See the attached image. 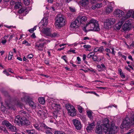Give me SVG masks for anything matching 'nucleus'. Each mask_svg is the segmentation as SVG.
I'll return each mask as SVG.
<instances>
[{"label":"nucleus","instance_id":"nucleus-1","mask_svg":"<svg viewBox=\"0 0 134 134\" xmlns=\"http://www.w3.org/2000/svg\"><path fill=\"white\" fill-rule=\"evenodd\" d=\"M102 124L100 125L102 127L103 131L107 134H114L115 126L114 124H112L110 127L108 119L105 118L103 120Z\"/></svg>","mask_w":134,"mask_h":134},{"label":"nucleus","instance_id":"nucleus-2","mask_svg":"<svg viewBox=\"0 0 134 134\" xmlns=\"http://www.w3.org/2000/svg\"><path fill=\"white\" fill-rule=\"evenodd\" d=\"M86 29L89 30L95 31H99L100 30L98 21L93 19L90 20L86 24L85 26L83 28V30L85 32L87 31Z\"/></svg>","mask_w":134,"mask_h":134},{"label":"nucleus","instance_id":"nucleus-3","mask_svg":"<svg viewBox=\"0 0 134 134\" xmlns=\"http://www.w3.org/2000/svg\"><path fill=\"white\" fill-rule=\"evenodd\" d=\"M134 125V111H132L130 117H126L123 120L122 124L120 127L122 129L126 127V126H131Z\"/></svg>","mask_w":134,"mask_h":134},{"label":"nucleus","instance_id":"nucleus-4","mask_svg":"<svg viewBox=\"0 0 134 134\" xmlns=\"http://www.w3.org/2000/svg\"><path fill=\"white\" fill-rule=\"evenodd\" d=\"M56 19V21L55 24L56 27L60 28L64 25L65 20L64 16L62 14H59L58 15Z\"/></svg>","mask_w":134,"mask_h":134},{"label":"nucleus","instance_id":"nucleus-5","mask_svg":"<svg viewBox=\"0 0 134 134\" xmlns=\"http://www.w3.org/2000/svg\"><path fill=\"white\" fill-rule=\"evenodd\" d=\"M66 108L68 111V113L71 116H74L76 115V112L74 107L69 104H66Z\"/></svg>","mask_w":134,"mask_h":134},{"label":"nucleus","instance_id":"nucleus-6","mask_svg":"<svg viewBox=\"0 0 134 134\" xmlns=\"http://www.w3.org/2000/svg\"><path fill=\"white\" fill-rule=\"evenodd\" d=\"M22 100L25 102L26 103L28 104L29 106L33 109H34L36 108V106L34 102L30 100L29 98L26 96H25L22 98Z\"/></svg>","mask_w":134,"mask_h":134},{"label":"nucleus","instance_id":"nucleus-7","mask_svg":"<svg viewBox=\"0 0 134 134\" xmlns=\"http://www.w3.org/2000/svg\"><path fill=\"white\" fill-rule=\"evenodd\" d=\"M23 117L22 118L19 115L16 116L15 118L14 121V122L17 125L20 126H22V120Z\"/></svg>","mask_w":134,"mask_h":134},{"label":"nucleus","instance_id":"nucleus-8","mask_svg":"<svg viewBox=\"0 0 134 134\" xmlns=\"http://www.w3.org/2000/svg\"><path fill=\"white\" fill-rule=\"evenodd\" d=\"M72 122L76 129L78 130H80L81 128V125L80 121L76 119L72 120Z\"/></svg>","mask_w":134,"mask_h":134},{"label":"nucleus","instance_id":"nucleus-9","mask_svg":"<svg viewBox=\"0 0 134 134\" xmlns=\"http://www.w3.org/2000/svg\"><path fill=\"white\" fill-rule=\"evenodd\" d=\"M39 125L41 127H43L44 129L46 130V132L47 134H53L50 130H51V128L48 127L44 124L41 123H40Z\"/></svg>","mask_w":134,"mask_h":134},{"label":"nucleus","instance_id":"nucleus-10","mask_svg":"<svg viewBox=\"0 0 134 134\" xmlns=\"http://www.w3.org/2000/svg\"><path fill=\"white\" fill-rule=\"evenodd\" d=\"M125 13L121 10L119 9H117L115 10L114 12V14L117 17H120L121 16H123Z\"/></svg>","mask_w":134,"mask_h":134},{"label":"nucleus","instance_id":"nucleus-11","mask_svg":"<svg viewBox=\"0 0 134 134\" xmlns=\"http://www.w3.org/2000/svg\"><path fill=\"white\" fill-rule=\"evenodd\" d=\"M76 19L80 23V25L81 24L84 23L87 20V18L85 16L79 15L77 18Z\"/></svg>","mask_w":134,"mask_h":134},{"label":"nucleus","instance_id":"nucleus-12","mask_svg":"<svg viewBox=\"0 0 134 134\" xmlns=\"http://www.w3.org/2000/svg\"><path fill=\"white\" fill-rule=\"evenodd\" d=\"M131 23L130 22L126 21L124 24L123 26V29L124 31H126L130 30Z\"/></svg>","mask_w":134,"mask_h":134},{"label":"nucleus","instance_id":"nucleus-13","mask_svg":"<svg viewBox=\"0 0 134 134\" xmlns=\"http://www.w3.org/2000/svg\"><path fill=\"white\" fill-rule=\"evenodd\" d=\"M80 23L76 19L74 21L72 22L71 24V27L72 28H77L80 26Z\"/></svg>","mask_w":134,"mask_h":134},{"label":"nucleus","instance_id":"nucleus-14","mask_svg":"<svg viewBox=\"0 0 134 134\" xmlns=\"http://www.w3.org/2000/svg\"><path fill=\"white\" fill-rule=\"evenodd\" d=\"M103 129L100 125H98L96 126L95 132L96 134H102Z\"/></svg>","mask_w":134,"mask_h":134},{"label":"nucleus","instance_id":"nucleus-15","mask_svg":"<svg viewBox=\"0 0 134 134\" xmlns=\"http://www.w3.org/2000/svg\"><path fill=\"white\" fill-rule=\"evenodd\" d=\"M52 108L55 110V112L56 111H58L61 109V107L59 104H55L54 103H53L52 104Z\"/></svg>","mask_w":134,"mask_h":134},{"label":"nucleus","instance_id":"nucleus-16","mask_svg":"<svg viewBox=\"0 0 134 134\" xmlns=\"http://www.w3.org/2000/svg\"><path fill=\"white\" fill-rule=\"evenodd\" d=\"M42 31L43 33L46 35L49 36L51 35V32L50 28L47 27L43 28L42 30Z\"/></svg>","mask_w":134,"mask_h":134},{"label":"nucleus","instance_id":"nucleus-17","mask_svg":"<svg viewBox=\"0 0 134 134\" xmlns=\"http://www.w3.org/2000/svg\"><path fill=\"white\" fill-rule=\"evenodd\" d=\"M48 22V20L46 18L43 19L41 21L39 25H42L43 26H43L46 27L47 25Z\"/></svg>","mask_w":134,"mask_h":134},{"label":"nucleus","instance_id":"nucleus-18","mask_svg":"<svg viewBox=\"0 0 134 134\" xmlns=\"http://www.w3.org/2000/svg\"><path fill=\"white\" fill-rule=\"evenodd\" d=\"M37 114L41 118H43L46 116V113L42 110H39L37 112Z\"/></svg>","mask_w":134,"mask_h":134},{"label":"nucleus","instance_id":"nucleus-19","mask_svg":"<svg viewBox=\"0 0 134 134\" xmlns=\"http://www.w3.org/2000/svg\"><path fill=\"white\" fill-rule=\"evenodd\" d=\"M22 123H22V126L25 125L27 126L29 125L30 124V121L28 120L26 118L23 117Z\"/></svg>","mask_w":134,"mask_h":134},{"label":"nucleus","instance_id":"nucleus-20","mask_svg":"<svg viewBox=\"0 0 134 134\" xmlns=\"http://www.w3.org/2000/svg\"><path fill=\"white\" fill-rule=\"evenodd\" d=\"M89 0H82L81 2V5L83 7H85L89 3Z\"/></svg>","mask_w":134,"mask_h":134},{"label":"nucleus","instance_id":"nucleus-21","mask_svg":"<svg viewBox=\"0 0 134 134\" xmlns=\"http://www.w3.org/2000/svg\"><path fill=\"white\" fill-rule=\"evenodd\" d=\"M94 126V122H93L89 124L88 126L86 128L87 130L88 131L92 130Z\"/></svg>","mask_w":134,"mask_h":134},{"label":"nucleus","instance_id":"nucleus-22","mask_svg":"<svg viewBox=\"0 0 134 134\" xmlns=\"http://www.w3.org/2000/svg\"><path fill=\"white\" fill-rule=\"evenodd\" d=\"M2 124L9 127L11 124L8 121L4 120L2 122Z\"/></svg>","mask_w":134,"mask_h":134},{"label":"nucleus","instance_id":"nucleus-23","mask_svg":"<svg viewBox=\"0 0 134 134\" xmlns=\"http://www.w3.org/2000/svg\"><path fill=\"white\" fill-rule=\"evenodd\" d=\"M22 3L20 2H16L14 6L15 9L21 8L22 7Z\"/></svg>","mask_w":134,"mask_h":134},{"label":"nucleus","instance_id":"nucleus-24","mask_svg":"<svg viewBox=\"0 0 134 134\" xmlns=\"http://www.w3.org/2000/svg\"><path fill=\"white\" fill-rule=\"evenodd\" d=\"M35 47H36L38 50L40 51H42L43 50V47L40 43L39 44H36L35 45Z\"/></svg>","mask_w":134,"mask_h":134},{"label":"nucleus","instance_id":"nucleus-25","mask_svg":"<svg viewBox=\"0 0 134 134\" xmlns=\"http://www.w3.org/2000/svg\"><path fill=\"white\" fill-rule=\"evenodd\" d=\"M113 7L110 6H108L106 8V12L107 13H109L113 11Z\"/></svg>","mask_w":134,"mask_h":134},{"label":"nucleus","instance_id":"nucleus-26","mask_svg":"<svg viewBox=\"0 0 134 134\" xmlns=\"http://www.w3.org/2000/svg\"><path fill=\"white\" fill-rule=\"evenodd\" d=\"M111 24L108 21L106 20V21L104 23V26L106 29H108L110 27Z\"/></svg>","mask_w":134,"mask_h":134},{"label":"nucleus","instance_id":"nucleus-27","mask_svg":"<svg viewBox=\"0 0 134 134\" xmlns=\"http://www.w3.org/2000/svg\"><path fill=\"white\" fill-rule=\"evenodd\" d=\"M9 129L12 131L16 132L17 130V129L15 126L11 125V126L9 127Z\"/></svg>","mask_w":134,"mask_h":134},{"label":"nucleus","instance_id":"nucleus-28","mask_svg":"<svg viewBox=\"0 0 134 134\" xmlns=\"http://www.w3.org/2000/svg\"><path fill=\"white\" fill-rule=\"evenodd\" d=\"M107 21H108L111 25H113L114 24L115 22V19L113 18H110L108 19L107 20Z\"/></svg>","mask_w":134,"mask_h":134},{"label":"nucleus","instance_id":"nucleus-29","mask_svg":"<svg viewBox=\"0 0 134 134\" xmlns=\"http://www.w3.org/2000/svg\"><path fill=\"white\" fill-rule=\"evenodd\" d=\"M38 101L39 103L42 104H44L45 103L44 99L43 97L39 98L38 99Z\"/></svg>","mask_w":134,"mask_h":134},{"label":"nucleus","instance_id":"nucleus-30","mask_svg":"<svg viewBox=\"0 0 134 134\" xmlns=\"http://www.w3.org/2000/svg\"><path fill=\"white\" fill-rule=\"evenodd\" d=\"M26 132L28 134H35V131L34 129L31 130H26Z\"/></svg>","mask_w":134,"mask_h":134},{"label":"nucleus","instance_id":"nucleus-31","mask_svg":"<svg viewBox=\"0 0 134 134\" xmlns=\"http://www.w3.org/2000/svg\"><path fill=\"white\" fill-rule=\"evenodd\" d=\"M95 53L93 52H90L87 56V58H90L92 57H93L95 54Z\"/></svg>","mask_w":134,"mask_h":134},{"label":"nucleus","instance_id":"nucleus-32","mask_svg":"<svg viewBox=\"0 0 134 134\" xmlns=\"http://www.w3.org/2000/svg\"><path fill=\"white\" fill-rule=\"evenodd\" d=\"M87 115L88 117L91 119H92L93 117L92 116V113L90 111H88L87 112Z\"/></svg>","mask_w":134,"mask_h":134},{"label":"nucleus","instance_id":"nucleus-33","mask_svg":"<svg viewBox=\"0 0 134 134\" xmlns=\"http://www.w3.org/2000/svg\"><path fill=\"white\" fill-rule=\"evenodd\" d=\"M124 22H123V21H121V22L120 23L119 22L118 24L117 25L118 26H117V27L116 28L117 29H120V28H121L122 25L123 24V23Z\"/></svg>","mask_w":134,"mask_h":134},{"label":"nucleus","instance_id":"nucleus-34","mask_svg":"<svg viewBox=\"0 0 134 134\" xmlns=\"http://www.w3.org/2000/svg\"><path fill=\"white\" fill-rule=\"evenodd\" d=\"M21 113H22V114H23V115L24 116H28V113L26 111H24L23 110H21L20 111Z\"/></svg>","mask_w":134,"mask_h":134},{"label":"nucleus","instance_id":"nucleus-35","mask_svg":"<svg viewBox=\"0 0 134 134\" xmlns=\"http://www.w3.org/2000/svg\"><path fill=\"white\" fill-rule=\"evenodd\" d=\"M50 36H49L51 37H58L59 35L56 32H54L53 33V34H51V33Z\"/></svg>","mask_w":134,"mask_h":134},{"label":"nucleus","instance_id":"nucleus-36","mask_svg":"<svg viewBox=\"0 0 134 134\" xmlns=\"http://www.w3.org/2000/svg\"><path fill=\"white\" fill-rule=\"evenodd\" d=\"M104 50V48L103 46H101L99 47H98V52L100 53H102Z\"/></svg>","mask_w":134,"mask_h":134},{"label":"nucleus","instance_id":"nucleus-37","mask_svg":"<svg viewBox=\"0 0 134 134\" xmlns=\"http://www.w3.org/2000/svg\"><path fill=\"white\" fill-rule=\"evenodd\" d=\"M24 3L26 5H28L30 3V0H23Z\"/></svg>","mask_w":134,"mask_h":134},{"label":"nucleus","instance_id":"nucleus-38","mask_svg":"<svg viewBox=\"0 0 134 134\" xmlns=\"http://www.w3.org/2000/svg\"><path fill=\"white\" fill-rule=\"evenodd\" d=\"M13 56V52H9V55L8 56V59L11 60L12 59V57Z\"/></svg>","mask_w":134,"mask_h":134},{"label":"nucleus","instance_id":"nucleus-39","mask_svg":"<svg viewBox=\"0 0 134 134\" xmlns=\"http://www.w3.org/2000/svg\"><path fill=\"white\" fill-rule=\"evenodd\" d=\"M95 7L97 8H99L102 6V3H97L95 5Z\"/></svg>","mask_w":134,"mask_h":134},{"label":"nucleus","instance_id":"nucleus-40","mask_svg":"<svg viewBox=\"0 0 134 134\" xmlns=\"http://www.w3.org/2000/svg\"><path fill=\"white\" fill-rule=\"evenodd\" d=\"M1 111L4 112L6 110V108L3 105H2L1 106Z\"/></svg>","mask_w":134,"mask_h":134},{"label":"nucleus","instance_id":"nucleus-41","mask_svg":"<svg viewBox=\"0 0 134 134\" xmlns=\"http://www.w3.org/2000/svg\"><path fill=\"white\" fill-rule=\"evenodd\" d=\"M34 126L35 127V128L37 129V130H41V129H40V127H39V125H38L37 124H35L34 125Z\"/></svg>","mask_w":134,"mask_h":134},{"label":"nucleus","instance_id":"nucleus-42","mask_svg":"<svg viewBox=\"0 0 134 134\" xmlns=\"http://www.w3.org/2000/svg\"><path fill=\"white\" fill-rule=\"evenodd\" d=\"M92 59L94 61H97L98 58L96 55H94L93 57H92Z\"/></svg>","mask_w":134,"mask_h":134},{"label":"nucleus","instance_id":"nucleus-43","mask_svg":"<svg viewBox=\"0 0 134 134\" xmlns=\"http://www.w3.org/2000/svg\"><path fill=\"white\" fill-rule=\"evenodd\" d=\"M78 109L79 110V112L81 113L82 112L83 110V108L81 106H78Z\"/></svg>","mask_w":134,"mask_h":134},{"label":"nucleus","instance_id":"nucleus-44","mask_svg":"<svg viewBox=\"0 0 134 134\" xmlns=\"http://www.w3.org/2000/svg\"><path fill=\"white\" fill-rule=\"evenodd\" d=\"M20 9H19L18 11V12L19 13H21L23 12L26 9H25L23 8H20Z\"/></svg>","mask_w":134,"mask_h":134},{"label":"nucleus","instance_id":"nucleus-45","mask_svg":"<svg viewBox=\"0 0 134 134\" xmlns=\"http://www.w3.org/2000/svg\"><path fill=\"white\" fill-rule=\"evenodd\" d=\"M133 129H131L129 130L127 133L125 134H133Z\"/></svg>","mask_w":134,"mask_h":134},{"label":"nucleus","instance_id":"nucleus-46","mask_svg":"<svg viewBox=\"0 0 134 134\" xmlns=\"http://www.w3.org/2000/svg\"><path fill=\"white\" fill-rule=\"evenodd\" d=\"M83 47L84 48H86L87 49L90 48L91 47L90 45H86L85 44L83 46Z\"/></svg>","mask_w":134,"mask_h":134},{"label":"nucleus","instance_id":"nucleus-47","mask_svg":"<svg viewBox=\"0 0 134 134\" xmlns=\"http://www.w3.org/2000/svg\"><path fill=\"white\" fill-rule=\"evenodd\" d=\"M97 66V67L98 68V69H99L98 70L99 71H101L103 70V69H102V67H101V66H100L99 65H98Z\"/></svg>","mask_w":134,"mask_h":134},{"label":"nucleus","instance_id":"nucleus-48","mask_svg":"<svg viewBox=\"0 0 134 134\" xmlns=\"http://www.w3.org/2000/svg\"><path fill=\"white\" fill-rule=\"evenodd\" d=\"M55 134H65V133L63 132L56 131L55 132Z\"/></svg>","mask_w":134,"mask_h":134},{"label":"nucleus","instance_id":"nucleus-49","mask_svg":"<svg viewBox=\"0 0 134 134\" xmlns=\"http://www.w3.org/2000/svg\"><path fill=\"white\" fill-rule=\"evenodd\" d=\"M7 42V40L6 39H4L2 40L1 43L3 44H4Z\"/></svg>","mask_w":134,"mask_h":134},{"label":"nucleus","instance_id":"nucleus-50","mask_svg":"<svg viewBox=\"0 0 134 134\" xmlns=\"http://www.w3.org/2000/svg\"><path fill=\"white\" fill-rule=\"evenodd\" d=\"M70 10L72 12H75V10L74 8L72 7H70Z\"/></svg>","mask_w":134,"mask_h":134},{"label":"nucleus","instance_id":"nucleus-51","mask_svg":"<svg viewBox=\"0 0 134 134\" xmlns=\"http://www.w3.org/2000/svg\"><path fill=\"white\" fill-rule=\"evenodd\" d=\"M120 75L122 78L124 79L125 77V76L123 72L121 73L120 74Z\"/></svg>","mask_w":134,"mask_h":134},{"label":"nucleus","instance_id":"nucleus-52","mask_svg":"<svg viewBox=\"0 0 134 134\" xmlns=\"http://www.w3.org/2000/svg\"><path fill=\"white\" fill-rule=\"evenodd\" d=\"M16 3V2L15 1L12 0L10 2V4L11 5H13L14 4H15Z\"/></svg>","mask_w":134,"mask_h":134},{"label":"nucleus","instance_id":"nucleus-53","mask_svg":"<svg viewBox=\"0 0 134 134\" xmlns=\"http://www.w3.org/2000/svg\"><path fill=\"white\" fill-rule=\"evenodd\" d=\"M34 56L32 54H30L29 55L27 56V57L29 59L32 58Z\"/></svg>","mask_w":134,"mask_h":134},{"label":"nucleus","instance_id":"nucleus-54","mask_svg":"<svg viewBox=\"0 0 134 134\" xmlns=\"http://www.w3.org/2000/svg\"><path fill=\"white\" fill-rule=\"evenodd\" d=\"M3 72L4 74H5L7 76L9 75V73L7 72L6 70H4L3 71Z\"/></svg>","mask_w":134,"mask_h":134},{"label":"nucleus","instance_id":"nucleus-55","mask_svg":"<svg viewBox=\"0 0 134 134\" xmlns=\"http://www.w3.org/2000/svg\"><path fill=\"white\" fill-rule=\"evenodd\" d=\"M45 41V39H44V38H41V39H40L38 41V42L39 43L40 42H44V41Z\"/></svg>","mask_w":134,"mask_h":134},{"label":"nucleus","instance_id":"nucleus-56","mask_svg":"<svg viewBox=\"0 0 134 134\" xmlns=\"http://www.w3.org/2000/svg\"><path fill=\"white\" fill-rule=\"evenodd\" d=\"M132 14V12H130L129 11L127 13V15L128 16L130 17L131 15Z\"/></svg>","mask_w":134,"mask_h":134},{"label":"nucleus","instance_id":"nucleus-57","mask_svg":"<svg viewBox=\"0 0 134 134\" xmlns=\"http://www.w3.org/2000/svg\"><path fill=\"white\" fill-rule=\"evenodd\" d=\"M5 27L8 28L9 29H10L11 28V27H13V26H8L7 25H4Z\"/></svg>","mask_w":134,"mask_h":134},{"label":"nucleus","instance_id":"nucleus-58","mask_svg":"<svg viewBox=\"0 0 134 134\" xmlns=\"http://www.w3.org/2000/svg\"><path fill=\"white\" fill-rule=\"evenodd\" d=\"M66 58V56L65 55L63 56L62 57V58L66 62H67V60L65 59V58Z\"/></svg>","mask_w":134,"mask_h":134},{"label":"nucleus","instance_id":"nucleus-59","mask_svg":"<svg viewBox=\"0 0 134 134\" xmlns=\"http://www.w3.org/2000/svg\"><path fill=\"white\" fill-rule=\"evenodd\" d=\"M45 64H49V61L48 60L46 59L45 60L44 62Z\"/></svg>","mask_w":134,"mask_h":134},{"label":"nucleus","instance_id":"nucleus-60","mask_svg":"<svg viewBox=\"0 0 134 134\" xmlns=\"http://www.w3.org/2000/svg\"><path fill=\"white\" fill-rule=\"evenodd\" d=\"M96 0H91V3L92 4H94L95 3Z\"/></svg>","mask_w":134,"mask_h":134},{"label":"nucleus","instance_id":"nucleus-61","mask_svg":"<svg viewBox=\"0 0 134 134\" xmlns=\"http://www.w3.org/2000/svg\"><path fill=\"white\" fill-rule=\"evenodd\" d=\"M93 51L95 52H97L98 51V47H97L94 48L93 50Z\"/></svg>","mask_w":134,"mask_h":134},{"label":"nucleus","instance_id":"nucleus-62","mask_svg":"<svg viewBox=\"0 0 134 134\" xmlns=\"http://www.w3.org/2000/svg\"><path fill=\"white\" fill-rule=\"evenodd\" d=\"M69 51L70 52H72L74 53H76L75 52V49H70L69 50Z\"/></svg>","mask_w":134,"mask_h":134},{"label":"nucleus","instance_id":"nucleus-63","mask_svg":"<svg viewBox=\"0 0 134 134\" xmlns=\"http://www.w3.org/2000/svg\"><path fill=\"white\" fill-rule=\"evenodd\" d=\"M83 60H85L86 59V55L85 54H84L83 55Z\"/></svg>","mask_w":134,"mask_h":134},{"label":"nucleus","instance_id":"nucleus-64","mask_svg":"<svg viewBox=\"0 0 134 134\" xmlns=\"http://www.w3.org/2000/svg\"><path fill=\"white\" fill-rule=\"evenodd\" d=\"M18 104L20 106V107L21 108H22V107L23 106V104H22L20 103H18Z\"/></svg>","mask_w":134,"mask_h":134}]
</instances>
